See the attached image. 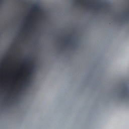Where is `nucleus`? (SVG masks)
I'll use <instances>...</instances> for the list:
<instances>
[{"mask_svg":"<svg viewBox=\"0 0 129 129\" xmlns=\"http://www.w3.org/2000/svg\"><path fill=\"white\" fill-rule=\"evenodd\" d=\"M37 11H39V7H38V6L35 5L33 10V12H36Z\"/></svg>","mask_w":129,"mask_h":129,"instance_id":"obj_1","label":"nucleus"},{"mask_svg":"<svg viewBox=\"0 0 129 129\" xmlns=\"http://www.w3.org/2000/svg\"><path fill=\"white\" fill-rule=\"evenodd\" d=\"M66 43H68V44H69V43H70V40L67 39V40L66 41Z\"/></svg>","mask_w":129,"mask_h":129,"instance_id":"obj_2","label":"nucleus"},{"mask_svg":"<svg viewBox=\"0 0 129 129\" xmlns=\"http://www.w3.org/2000/svg\"><path fill=\"white\" fill-rule=\"evenodd\" d=\"M92 7H96V4H93Z\"/></svg>","mask_w":129,"mask_h":129,"instance_id":"obj_3","label":"nucleus"},{"mask_svg":"<svg viewBox=\"0 0 129 129\" xmlns=\"http://www.w3.org/2000/svg\"><path fill=\"white\" fill-rule=\"evenodd\" d=\"M5 101H8V98L5 99Z\"/></svg>","mask_w":129,"mask_h":129,"instance_id":"obj_4","label":"nucleus"},{"mask_svg":"<svg viewBox=\"0 0 129 129\" xmlns=\"http://www.w3.org/2000/svg\"><path fill=\"white\" fill-rule=\"evenodd\" d=\"M77 1H79V0H77ZM82 2H85L84 0H81Z\"/></svg>","mask_w":129,"mask_h":129,"instance_id":"obj_5","label":"nucleus"},{"mask_svg":"<svg viewBox=\"0 0 129 129\" xmlns=\"http://www.w3.org/2000/svg\"><path fill=\"white\" fill-rule=\"evenodd\" d=\"M95 10H97V9L95 8Z\"/></svg>","mask_w":129,"mask_h":129,"instance_id":"obj_6","label":"nucleus"},{"mask_svg":"<svg viewBox=\"0 0 129 129\" xmlns=\"http://www.w3.org/2000/svg\"><path fill=\"white\" fill-rule=\"evenodd\" d=\"M32 14H34V13L32 12Z\"/></svg>","mask_w":129,"mask_h":129,"instance_id":"obj_7","label":"nucleus"}]
</instances>
